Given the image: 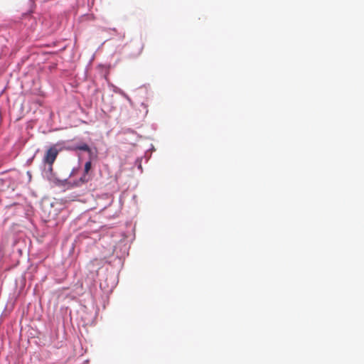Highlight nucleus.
I'll return each mask as SVG.
<instances>
[{
  "instance_id": "f257e3e1",
  "label": "nucleus",
  "mask_w": 364,
  "mask_h": 364,
  "mask_svg": "<svg viewBox=\"0 0 364 364\" xmlns=\"http://www.w3.org/2000/svg\"><path fill=\"white\" fill-rule=\"evenodd\" d=\"M87 279L89 280V282L92 284L96 281L100 273L103 271L100 261L98 259H94L91 261L87 265Z\"/></svg>"
},
{
  "instance_id": "f03ea898",
  "label": "nucleus",
  "mask_w": 364,
  "mask_h": 364,
  "mask_svg": "<svg viewBox=\"0 0 364 364\" xmlns=\"http://www.w3.org/2000/svg\"><path fill=\"white\" fill-rule=\"evenodd\" d=\"M42 174L45 178L56 185H60L62 183V181L55 177L53 171V164H45V167L43 170Z\"/></svg>"
},
{
  "instance_id": "7ed1b4c3",
  "label": "nucleus",
  "mask_w": 364,
  "mask_h": 364,
  "mask_svg": "<svg viewBox=\"0 0 364 364\" xmlns=\"http://www.w3.org/2000/svg\"><path fill=\"white\" fill-rule=\"evenodd\" d=\"M129 247L124 241L120 242L114 247L113 253L116 257L121 259L128 255Z\"/></svg>"
},
{
  "instance_id": "20e7f679",
  "label": "nucleus",
  "mask_w": 364,
  "mask_h": 364,
  "mask_svg": "<svg viewBox=\"0 0 364 364\" xmlns=\"http://www.w3.org/2000/svg\"><path fill=\"white\" fill-rule=\"evenodd\" d=\"M58 153L59 149L57 147L56 145L51 146L50 149L47 150L46 155L43 158V162L45 164H53Z\"/></svg>"
},
{
  "instance_id": "39448f33",
  "label": "nucleus",
  "mask_w": 364,
  "mask_h": 364,
  "mask_svg": "<svg viewBox=\"0 0 364 364\" xmlns=\"http://www.w3.org/2000/svg\"><path fill=\"white\" fill-rule=\"evenodd\" d=\"M91 166H92V164H91V161H88L85 163V168H84V173L79 178V179L77 181H74L73 183L75 184V186H80L81 184L87 182L88 180H89V176H88V171L90 170L91 168Z\"/></svg>"
},
{
  "instance_id": "423d86ee",
  "label": "nucleus",
  "mask_w": 364,
  "mask_h": 364,
  "mask_svg": "<svg viewBox=\"0 0 364 364\" xmlns=\"http://www.w3.org/2000/svg\"><path fill=\"white\" fill-rule=\"evenodd\" d=\"M107 85L109 88L111 89L114 93L119 94L123 97H124L129 102V105L132 108L134 107V105L132 99L122 89H120L119 87H117L116 85L109 82H108Z\"/></svg>"
},
{
  "instance_id": "0eeeda50",
  "label": "nucleus",
  "mask_w": 364,
  "mask_h": 364,
  "mask_svg": "<svg viewBox=\"0 0 364 364\" xmlns=\"http://www.w3.org/2000/svg\"><path fill=\"white\" fill-rule=\"evenodd\" d=\"M109 279L112 280L111 284H107V279L106 281L103 282H100V286L102 289H104L105 291H112L113 288L116 286L115 277L114 275H111Z\"/></svg>"
},
{
  "instance_id": "6e6552de",
  "label": "nucleus",
  "mask_w": 364,
  "mask_h": 364,
  "mask_svg": "<svg viewBox=\"0 0 364 364\" xmlns=\"http://www.w3.org/2000/svg\"><path fill=\"white\" fill-rule=\"evenodd\" d=\"M73 150H80V151H86V152H88L89 154L91 153V149L89 147V146L85 144V143H80L79 144H76L75 145L73 148H72Z\"/></svg>"
},
{
  "instance_id": "1a4fd4ad",
  "label": "nucleus",
  "mask_w": 364,
  "mask_h": 364,
  "mask_svg": "<svg viewBox=\"0 0 364 364\" xmlns=\"http://www.w3.org/2000/svg\"><path fill=\"white\" fill-rule=\"evenodd\" d=\"M136 165L137 166V168L139 170H140L141 171H142V167H141V159H137L136 160Z\"/></svg>"
},
{
  "instance_id": "9d476101",
  "label": "nucleus",
  "mask_w": 364,
  "mask_h": 364,
  "mask_svg": "<svg viewBox=\"0 0 364 364\" xmlns=\"http://www.w3.org/2000/svg\"><path fill=\"white\" fill-rule=\"evenodd\" d=\"M77 170L73 168L72 172L70 173V176H74L75 174V172L77 171Z\"/></svg>"
},
{
  "instance_id": "9b49d317",
  "label": "nucleus",
  "mask_w": 364,
  "mask_h": 364,
  "mask_svg": "<svg viewBox=\"0 0 364 364\" xmlns=\"http://www.w3.org/2000/svg\"><path fill=\"white\" fill-rule=\"evenodd\" d=\"M141 105L144 107V109H146L145 112L147 113L148 110L146 109V105L144 102H142Z\"/></svg>"
}]
</instances>
